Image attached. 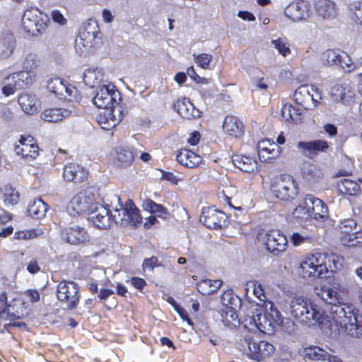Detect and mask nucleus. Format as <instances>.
I'll use <instances>...</instances> for the list:
<instances>
[{
	"mask_svg": "<svg viewBox=\"0 0 362 362\" xmlns=\"http://www.w3.org/2000/svg\"><path fill=\"white\" fill-rule=\"evenodd\" d=\"M305 204L310 208L311 216L315 220H322L327 217L328 209L325 203L312 195H307Z\"/></svg>",
	"mask_w": 362,
	"mask_h": 362,
	"instance_id": "obj_29",
	"label": "nucleus"
},
{
	"mask_svg": "<svg viewBox=\"0 0 362 362\" xmlns=\"http://www.w3.org/2000/svg\"><path fill=\"white\" fill-rule=\"evenodd\" d=\"M316 239L314 233H293L291 236V241L294 246H299L305 243H310Z\"/></svg>",
	"mask_w": 362,
	"mask_h": 362,
	"instance_id": "obj_52",
	"label": "nucleus"
},
{
	"mask_svg": "<svg viewBox=\"0 0 362 362\" xmlns=\"http://www.w3.org/2000/svg\"><path fill=\"white\" fill-rule=\"evenodd\" d=\"M103 70L97 67H90L86 69L83 73V80L84 83L92 88L100 86V83L103 79Z\"/></svg>",
	"mask_w": 362,
	"mask_h": 362,
	"instance_id": "obj_34",
	"label": "nucleus"
},
{
	"mask_svg": "<svg viewBox=\"0 0 362 362\" xmlns=\"http://www.w3.org/2000/svg\"><path fill=\"white\" fill-rule=\"evenodd\" d=\"M318 295L322 300L331 305L327 313L332 325L331 333L338 334L341 327L351 337H362V315H359L358 310L353 305L342 303L337 291L332 288H322L321 293Z\"/></svg>",
	"mask_w": 362,
	"mask_h": 362,
	"instance_id": "obj_1",
	"label": "nucleus"
},
{
	"mask_svg": "<svg viewBox=\"0 0 362 362\" xmlns=\"http://www.w3.org/2000/svg\"><path fill=\"white\" fill-rule=\"evenodd\" d=\"M284 15L292 22L306 21L312 15L310 4L305 0L290 3L284 9Z\"/></svg>",
	"mask_w": 362,
	"mask_h": 362,
	"instance_id": "obj_11",
	"label": "nucleus"
},
{
	"mask_svg": "<svg viewBox=\"0 0 362 362\" xmlns=\"http://www.w3.org/2000/svg\"><path fill=\"white\" fill-rule=\"evenodd\" d=\"M88 215L89 221L98 228L107 229L112 225L110 209L98 202H95L94 206L90 210Z\"/></svg>",
	"mask_w": 362,
	"mask_h": 362,
	"instance_id": "obj_14",
	"label": "nucleus"
},
{
	"mask_svg": "<svg viewBox=\"0 0 362 362\" xmlns=\"http://www.w3.org/2000/svg\"><path fill=\"white\" fill-rule=\"evenodd\" d=\"M90 25L81 28L75 40V50L81 56L86 57L95 50L97 44V31Z\"/></svg>",
	"mask_w": 362,
	"mask_h": 362,
	"instance_id": "obj_6",
	"label": "nucleus"
},
{
	"mask_svg": "<svg viewBox=\"0 0 362 362\" xmlns=\"http://www.w3.org/2000/svg\"><path fill=\"white\" fill-rule=\"evenodd\" d=\"M253 293L263 303L266 302V296L262 286L257 281H253Z\"/></svg>",
	"mask_w": 362,
	"mask_h": 362,
	"instance_id": "obj_60",
	"label": "nucleus"
},
{
	"mask_svg": "<svg viewBox=\"0 0 362 362\" xmlns=\"http://www.w3.org/2000/svg\"><path fill=\"white\" fill-rule=\"evenodd\" d=\"M113 109H105L103 113H101L98 119V122L100 125L101 128L105 130H110L115 127L118 123V120L114 115Z\"/></svg>",
	"mask_w": 362,
	"mask_h": 362,
	"instance_id": "obj_41",
	"label": "nucleus"
},
{
	"mask_svg": "<svg viewBox=\"0 0 362 362\" xmlns=\"http://www.w3.org/2000/svg\"><path fill=\"white\" fill-rule=\"evenodd\" d=\"M47 204L41 199H33L28 206V214L34 218H41L45 216Z\"/></svg>",
	"mask_w": 362,
	"mask_h": 362,
	"instance_id": "obj_39",
	"label": "nucleus"
},
{
	"mask_svg": "<svg viewBox=\"0 0 362 362\" xmlns=\"http://www.w3.org/2000/svg\"><path fill=\"white\" fill-rule=\"evenodd\" d=\"M39 59L35 54L28 53L23 62V68L25 70L32 71L37 67Z\"/></svg>",
	"mask_w": 362,
	"mask_h": 362,
	"instance_id": "obj_55",
	"label": "nucleus"
},
{
	"mask_svg": "<svg viewBox=\"0 0 362 362\" xmlns=\"http://www.w3.org/2000/svg\"><path fill=\"white\" fill-rule=\"evenodd\" d=\"M234 165L247 173H252L257 170L258 162L255 156L238 154L232 157Z\"/></svg>",
	"mask_w": 362,
	"mask_h": 362,
	"instance_id": "obj_31",
	"label": "nucleus"
},
{
	"mask_svg": "<svg viewBox=\"0 0 362 362\" xmlns=\"http://www.w3.org/2000/svg\"><path fill=\"white\" fill-rule=\"evenodd\" d=\"M62 235L67 243L73 245L84 243L89 240L87 231L79 226L66 228L63 230Z\"/></svg>",
	"mask_w": 362,
	"mask_h": 362,
	"instance_id": "obj_25",
	"label": "nucleus"
},
{
	"mask_svg": "<svg viewBox=\"0 0 362 362\" xmlns=\"http://www.w3.org/2000/svg\"><path fill=\"white\" fill-rule=\"evenodd\" d=\"M177 112L183 118L192 119L200 116V112L187 98H181L174 103Z\"/></svg>",
	"mask_w": 362,
	"mask_h": 362,
	"instance_id": "obj_30",
	"label": "nucleus"
},
{
	"mask_svg": "<svg viewBox=\"0 0 362 362\" xmlns=\"http://www.w3.org/2000/svg\"><path fill=\"white\" fill-rule=\"evenodd\" d=\"M37 100L36 95L32 93H23L18 97V103L23 112L33 115L37 111Z\"/></svg>",
	"mask_w": 362,
	"mask_h": 362,
	"instance_id": "obj_36",
	"label": "nucleus"
},
{
	"mask_svg": "<svg viewBox=\"0 0 362 362\" xmlns=\"http://www.w3.org/2000/svg\"><path fill=\"white\" fill-rule=\"evenodd\" d=\"M321 60L325 65L339 66L341 68H349L351 65V59L344 52L339 49H327L321 56Z\"/></svg>",
	"mask_w": 362,
	"mask_h": 362,
	"instance_id": "obj_15",
	"label": "nucleus"
},
{
	"mask_svg": "<svg viewBox=\"0 0 362 362\" xmlns=\"http://www.w3.org/2000/svg\"><path fill=\"white\" fill-rule=\"evenodd\" d=\"M117 201V205L113 207L111 212L112 223L121 226H136L141 223L142 218L139 214V210L131 199H127L124 204H121L120 198L115 197Z\"/></svg>",
	"mask_w": 362,
	"mask_h": 362,
	"instance_id": "obj_3",
	"label": "nucleus"
},
{
	"mask_svg": "<svg viewBox=\"0 0 362 362\" xmlns=\"http://www.w3.org/2000/svg\"><path fill=\"white\" fill-rule=\"evenodd\" d=\"M340 241L341 244L347 247H356L354 233H341Z\"/></svg>",
	"mask_w": 362,
	"mask_h": 362,
	"instance_id": "obj_59",
	"label": "nucleus"
},
{
	"mask_svg": "<svg viewBox=\"0 0 362 362\" xmlns=\"http://www.w3.org/2000/svg\"><path fill=\"white\" fill-rule=\"evenodd\" d=\"M319 259L320 273L323 278L329 276V273L336 272L338 268L339 257L335 254L317 253Z\"/></svg>",
	"mask_w": 362,
	"mask_h": 362,
	"instance_id": "obj_23",
	"label": "nucleus"
},
{
	"mask_svg": "<svg viewBox=\"0 0 362 362\" xmlns=\"http://www.w3.org/2000/svg\"><path fill=\"white\" fill-rule=\"evenodd\" d=\"M227 219L226 214L222 211L214 207L203 208L199 220L209 228H220L225 226Z\"/></svg>",
	"mask_w": 362,
	"mask_h": 362,
	"instance_id": "obj_13",
	"label": "nucleus"
},
{
	"mask_svg": "<svg viewBox=\"0 0 362 362\" xmlns=\"http://www.w3.org/2000/svg\"><path fill=\"white\" fill-rule=\"evenodd\" d=\"M270 190L276 199L288 202L297 196L298 185L292 177L281 176L272 181Z\"/></svg>",
	"mask_w": 362,
	"mask_h": 362,
	"instance_id": "obj_5",
	"label": "nucleus"
},
{
	"mask_svg": "<svg viewBox=\"0 0 362 362\" xmlns=\"http://www.w3.org/2000/svg\"><path fill=\"white\" fill-rule=\"evenodd\" d=\"M161 264L158 262L156 257L144 259L142 264V269L145 271L153 272L154 268L160 267Z\"/></svg>",
	"mask_w": 362,
	"mask_h": 362,
	"instance_id": "obj_58",
	"label": "nucleus"
},
{
	"mask_svg": "<svg viewBox=\"0 0 362 362\" xmlns=\"http://www.w3.org/2000/svg\"><path fill=\"white\" fill-rule=\"evenodd\" d=\"M221 303L226 309L238 310L241 306V299L232 290H228L223 293Z\"/></svg>",
	"mask_w": 362,
	"mask_h": 362,
	"instance_id": "obj_43",
	"label": "nucleus"
},
{
	"mask_svg": "<svg viewBox=\"0 0 362 362\" xmlns=\"http://www.w3.org/2000/svg\"><path fill=\"white\" fill-rule=\"evenodd\" d=\"M314 6L317 16L323 20L334 19L337 15L336 4L331 0H317Z\"/></svg>",
	"mask_w": 362,
	"mask_h": 362,
	"instance_id": "obj_27",
	"label": "nucleus"
},
{
	"mask_svg": "<svg viewBox=\"0 0 362 362\" xmlns=\"http://www.w3.org/2000/svg\"><path fill=\"white\" fill-rule=\"evenodd\" d=\"M19 144L15 146L14 151L28 161L35 159L38 156V146L35 144L34 139L30 135L21 136Z\"/></svg>",
	"mask_w": 362,
	"mask_h": 362,
	"instance_id": "obj_16",
	"label": "nucleus"
},
{
	"mask_svg": "<svg viewBox=\"0 0 362 362\" xmlns=\"http://www.w3.org/2000/svg\"><path fill=\"white\" fill-rule=\"evenodd\" d=\"M195 62L202 69H208L209 64L212 59V55L209 54L202 53L199 54H194Z\"/></svg>",
	"mask_w": 362,
	"mask_h": 362,
	"instance_id": "obj_56",
	"label": "nucleus"
},
{
	"mask_svg": "<svg viewBox=\"0 0 362 362\" xmlns=\"http://www.w3.org/2000/svg\"><path fill=\"white\" fill-rule=\"evenodd\" d=\"M18 76V79L21 83V88H25L26 86L31 85L35 81V74L32 71H24L16 73Z\"/></svg>",
	"mask_w": 362,
	"mask_h": 362,
	"instance_id": "obj_53",
	"label": "nucleus"
},
{
	"mask_svg": "<svg viewBox=\"0 0 362 362\" xmlns=\"http://www.w3.org/2000/svg\"><path fill=\"white\" fill-rule=\"evenodd\" d=\"M47 90L60 98L72 100L73 93L76 92L74 87L66 85L60 78H50L47 81Z\"/></svg>",
	"mask_w": 362,
	"mask_h": 362,
	"instance_id": "obj_18",
	"label": "nucleus"
},
{
	"mask_svg": "<svg viewBox=\"0 0 362 362\" xmlns=\"http://www.w3.org/2000/svg\"><path fill=\"white\" fill-rule=\"evenodd\" d=\"M176 159L180 165L189 168H196L202 162L200 155L188 148H182L177 151Z\"/></svg>",
	"mask_w": 362,
	"mask_h": 362,
	"instance_id": "obj_26",
	"label": "nucleus"
},
{
	"mask_svg": "<svg viewBox=\"0 0 362 362\" xmlns=\"http://www.w3.org/2000/svg\"><path fill=\"white\" fill-rule=\"evenodd\" d=\"M356 226V223L354 220L346 219L340 223L339 230L341 233H351Z\"/></svg>",
	"mask_w": 362,
	"mask_h": 362,
	"instance_id": "obj_61",
	"label": "nucleus"
},
{
	"mask_svg": "<svg viewBox=\"0 0 362 362\" xmlns=\"http://www.w3.org/2000/svg\"><path fill=\"white\" fill-rule=\"evenodd\" d=\"M223 324L229 327H235L240 325V320L238 318L237 310L226 309L221 314Z\"/></svg>",
	"mask_w": 362,
	"mask_h": 362,
	"instance_id": "obj_49",
	"label": "nucleus"
},
{
	"mask_svg": "<svg viewBox=\"0 0 362 362\" xmlns=\"http://www.w3.org/2000/svg\"><path fill=\"white\" fill-rule=\"evenodd\" d=\"M262 306L263 313L266 316L270 318L269 320H272L274 324L280 325L282 321V316L272 301L267 300L264 302Z\"/></svg>",
	"mask_w": 362,
	"mask_h": 362,
	"instance_id": "obj_45",
	"label": "nucleus"
},
{
	"mask_svg": "<svg viewBox=\"0 0 362 362\" xmlns=\"http://www.w3.org/2000/svg\"><path fill=\"white\" fill-rule=\"evenodd\" d=\"M221 285V280L204 279L197 284V289L203 295H210L216 292Z\"/></svg>",
	"mask_w": 362,
	"mask_h": 362,
	"instance_id": "obj_44",
	"label": "nucleus"
},
{
	"mask_svg": "<svg viewBox=\"0 0 362 362\" xmlns=\"http://www.w3.org/2000/svg\"><path fill=\"white\" fill-rule=\"evenodd\" d=\"M256 322L257 325V329L264 333H271L274 331V323L269 320L266 315L263 313H257L256 314Z\"/></svg>",
	"mask_w": 362,
	"mask_h": 362,
	"instance_id": "obj_46",
	"label": "nucleus"
},
{
	"mask_svg": "<svg viewBox=\"0 0 362 362\" xmlns=\"http://www.w3.org/2000/svg\"><path fill=\"white\" fill-rule=\"evenodd\" d=\"M291 105L286 104L281 108V116L288 122H298L300 120V112Z\"/></svg>",
	"mask_w": 362,
	"mask_h": 362,
	"instance_id": "obj_48",
	"label": "nucleus"
},
{
	"mask_svg": "<svg viewBox=\"0 0 362 362\" xmlns=\"http://www.w3.org/2000/svg\"><path fill=\"white\" fill-rule=\"evenodd\" d=\"M93 98V104L101 109H113L120 99L119 93L112 83L99 86Z\"/></svg>",
	"mask_w": 362,
	"mask_h": 362,
	"instance_id": "obj_7",
	"label": "nucleus"
},
{
	"mask_svg": "<svg viewBox=\"0 0 362 362\" xmlns=\"http://www.w3.org/2000/svg\"><path fill=\"white\" fill-rule=\"evenodd\" d=\"M257 149L259 160L262 162H269L278 157L280 153L279 146L269 139H264L257 144Z\"/></svg>",
	"mask_w": 362,
	"mask_h": 362,
	"instance_id": "obj_22",
	"label": "nucleus"
},
{
	"mask_svg": "<svg viewBox=\"0 0 362 362\" xmlns=\"http://www.w3.org/2000/svg\"><path fill=\"white\" fill-rule=\"evenodd\" d=\"M349 11L351 20L355 23L362 25V1L351 3Z\"/></svg>",
	"mask_w": 362,
	"mask_h": 362,
	"instance_id": "obj_51",
	"label": "nucleus"
},
{
	"mask_svg": "<svg viewBox=\"0 0 362 362\" xmlns=\"http://www.w3.org/2000/svg\"><path fill=\"white\" fill-rule=\"evenodd\" d=\"M21 83L18 79V76L14 73L6 77L3 82L2 93L5 96H9L14 94L16 90L22 89Z\"/></svg>",
	"mask_w": 362,
	"mask_h": 362,
	"instance_id": "obj_42",
	"label": "nucleus"
},
{
	"mask_svg": "<svg viewBox=\"0 0 362 362\" xmlns=\"http://www.w3.org/2000/svg\"><path fill=\"white\" fill-rule=\"evenodd\" d=\"M310 211V208L308 207L304 202L303 204H300L295 209L293 214L297 218L307 219L310 217L312 218Z\"/></svg>",
	"mask_w": 362,
	"mask_h": 362,
	"instance_id": "obj_57",
	"label": "nucleus"
},
{
	"mask_svg": "<svg viewBox=\"0 0 362 362\" xmlns=\"http://www.w3.org/2000/svg\"><path fill=\"white\" fill-rule=\"evenodd\" d=\"M321 98L318 89L308 84L299 86L293 93L295 102L305 110L316 107Z\"/></svg>",
	"mask_w": 362,
	"mask_h": 362,
	"instance_id": "obj_9",
	"label": "nucleus"
},
{
	"mask_svg": "<svg viewBox=\"0 0 362 362\" xmlns=\"http://www.w3.org/2000/svg\"><path fill=\"white\" fill-rule=\"evenodd\" d=\"M142 207L144 210L149 211L152 214L163 219H166L170 216L168 209L163 206L158 204L150 199L143 201Z\"/></svg>",
	"mask_w": 362,
	"mask_h": 362,
	"instance_id": "obj_38",
	"label": "nucleus"
},
{
	"mask_svg": "<svg viewBox=\"0 0 362 362\" xmlns=\"http://www.w3.org/2000/svg\"><path fill=\"white\" fill-rule=\"evenodd\" d=\"M272 45L278 50L279 53L284 57L288 56L291 53L289 46L281 38L272 40Z\"/></svg>",
	"mask_w": 362,
	"mask_h": 362,
	"instance_id": "obj_54",
	"label": "nucleus"
},
{
	"mask_svg": "<svg viewBox=\"0 0 362 362\" xmlns=\"http://www.w3.org/2000/svg\"><path fill=\"white\" fill-rule=\"evenodd\" d=\"M115 163L117 165L124 168L130 165L136 152L129 146H119L115 149Z\"/></svg>",
	"mask_w": 362,
	"mask_h": 362,
	"instance_id": "obj_28",
	"label": "nucleus"
},
{
	"mask_svg": "<svg viewBox=\"0 0 362 362\" xmlns=\"http://www.w3.org/2000/svg\"><path fill=\"white\" fill-rule=\"evenodd\" d=\"M95 195L88 190L76 194L67 205V212L73 216L89 212L95 202Z\"/></svg>",
	"mask_w": 362,
	"mask_h": 362,
	"instance_id": "obj_8",
	"label": "nucleus"
},
{
	"mask_svg": "<svg viewBox=\"0 0 362 362\" xmlns=\"http://www.w3.org/2000/svg\"><path fill=\"white\" fill-rule=\"evenodd\" d=\"M267 250L274 255H279L286 251L288 246L286 237L278 230H269L264 234Z\"/></svg>",
	"mask_w": 362,
	"mask_h": 362,
	"instance_id": "obj_12",
	"label": "nucleus"
},
{
	"mask_svg": "<svg viewBox=\"0 0 362 362\" xmlns=\"http://www.w3.org/2000/svg\"><path fill=\"white\" fill-rule=\"evenodd\" d=\"M331 95L334 100L346 103L354 97V92L347 84H336L331 88Z\"/></svg>",
	"mask_w": 362,
	"mask_h": 362,
	"instance_id": "obj_35",
	"label": "nucleus"
},
{
	"mask_svg": "<svg viewBox=\"0 0 362 362\" xmlns=\"http://www.w3.org/2000/svg\"><path fill=\"white\" fill-rule=\"evenodd\" d=\"M249 357L255 361H261L269 357L274 351V346L267 341L248 342Z\"/></svg>",
	"mask_w": 362,
	"mask_h": 362,
	"instance_id": "obj_20",
	"label": "nucleus"
},
{
	"mask_svg": "<svg viewBox=\"0 0 362 362\" xmlns=\"http://www.w3.org/2000/svg\"><path fill=\"white\" fill-rule=\"evenodd\" d=\"M21 21L23 30L31 35L37 36L45 30L49 18L38 8L31 7L25 11Z\"/></svg>",
	"mask_w": 362,
	"mask_h": 362,
	"instance_id": "obj_4",
	"label": "nucleus"
},
{
	"mask_svg": "<svg viewBox=\"0 0 362 362\" xmlns=\"http://www.w3.org/2000/svg\"><path fill=\"white\" fill-rule=\"evenodd\" d=\"M87 171L76 163H67L64 167L63 177L68 182L78 183L87 177Z\"/></svg>",
	"mask_w": 362,
	"mask_h": 362,
	"instance_id": "obj_24",
	"label": "nucleus"
},
{
	"mask_svg": "<svg viewBox=\"0 0 362 362\" xmlns=\"http://www.w3.org/2000/svg\"><path fill=\"white\" fill-rule=\"evenodd\" d=\"M338 186L341 193L351 196L356 194L360 188L357 182L349 179H344Z\"/></svg>",
	"mask_w": 362,
	"mask_h": 362,
	"instance_id": "obj_50",
	"label": "nucleus"
},
{
	"mask_svg": "<svg viewBox=\"0 0 362 362\" xmlns=\"http://www.w3.org/2000/svg\"><path fill=\"white\" fill-rule=\"evenodd\" d=\"M71 115V110L65 108H49L45 110L41 114V118L48 122H57L63 119L69 117Z\"/></svg>",
	"mask_w": 362,
	"mask_h": 362,
	"instance_id": "obj_33",
	"label": "nucleus"
},
{
	"mask_svg": "<svg viewBox=\"0 0 362 362\" xmlns=\"http://www.w3.org/2000/svg\"><path fill=\"white\" fill-rule=\"evenodd\" d=\"M319 259L317 253L308 256L300 263L298 267V274L303 278H323L320 273Z\"/></svg>",
	"mask_w": 362,
	"mask_h": 362,
	"instance_id": "obj_19",
	"label": "nucleus"
},
{
	"mask_svg": "<svg viewBox=\"0 0 362 362\" xmlns=\"http://www.w3.org/2000/svg\"><path fill=\"white\" fill-rule=\"evenodd\" d=\"M1 199L5 206L9 207L16 205L20 199L18 192L9 185H6L1 188Z\"/></svg>",
	"mask_w": 362,
	"mask_h": 362,
	"instance_id": "obj_40",
	"label": "nucleus"
},
{
	"mask_svg": "<svg viewBox=\"0 0 362 362\" xmlns=\"http://www.w3.org/2000/svg\"><path fill=\"white\" fill-rule=\"evenodd\" d=\"M16 45L15 37L12 34L6 35L1 42V55L4 58L10 57Z\"/></svg>",
	"mask_w": 362,
	"mask_h": 362,
	"instance_id": "obj_47",
	"label": "nucleus"
},
{
	"mask_svg": "<svg viewBox=\"0 0 362 362\" xmlns=\"http://www.w3.org/2000/svg\"><path fill=\"white\" fill-rule=\"evenodd\" d=\"M300 354L305 358L321 362H343L338 356L331 355L325 349L317 346H310L300 350Z\"/></svg>",
	"mask_w": 362,
	"mask_h": 362,
	"instance_id": "obj_17",
	"label": "nucleus"
},
{
	"mask_svg": "<svg viewBox=\"0 0 362 362\" xmlns=\"http://www.w3.org/2000/svg\"><path fill=\"white\" fill-rule=\"evenodd\" d=\"M57 298L69 310L75 308L80 299L78 286L71 281H62L57 286Z\"/></svg>",
	"mask_w": 362,
	"mask_h": 362,
	"instance_id": "obj_10",
	"label": "nucleus"
},
{
	"mask_svg": "<svg viewBox=\"0 0 362 362\" xmlns=\"http://www.w3.org/2000/svg\"><path fill=\"white\" fill-rule=\"evenodd\" d=\"M297 148L303 155L313 158L320 152L326 151L329 148V145L327 141L318 139L310 141H300L297 144Z\"/></svg>",
	"mask_w": 362,
	"mask_h": 362,
	"instance_id": "obj_21",
	"label": "nucleus"
},
{
	"mask_svg": "<svg viewBox=\"0 0 362 362\" xmlns=\"http://www.w3.org/2000/svg\"><path fill=\"white\" fill-rule=\"evenodd\" d=\"M51 18L52 20L55 23L59 24V25H66L67 20L64 16L62 13L59 11V10H53L51 12Z\"/></svg>",
	"mask_w": 362,
	"mask_h": 362,
	"instance_id": "obj_64",
	"label": "nucleus"
},
{
	"mask_svg": "<svg viewBox=\"0 0 362 362\" xmlns=\"http://www.w3.org/2000/svg\"><path fill=\"white\" fill-rule=\"evenodd\" d=\"M289 310L299 323L308 327L318 325L327 334H334L331 333L329 316L315 302L302 296H295L289 303Z\"/></svg>",
	"mask_w": 362,
	"mask_h": 362,
	"instance_id": "obj_2",
	"label": "nucleus"
},
{
	"mask_svg": "<svg viewBox=\"0 0 362 362\" xmlns=\"http://www.w3.org/2000/svg\"><path fill=\"white\" fill-rule=\"evenodd\" d=\"M223 129L228 136L239 138L243 135V124L235 116L228 115L223 123Z\"/></svg>",
	"mask_w": 362,
	"mask_h": 362,
	"instance_id": "obj_32",
	"label": "nucleus"
},
{
	"mask_svg": "<svg viewBox=\"0 0 362 362\" xmlns=\"http://www.w3.org/2000/svg\"><path fill=\"white\" fill-rule=\"evenodd\" d=\"M255 318L256 315H253L252 316H247L243 320L242 324L249 331H254L255 329H257V325Z\"/></svg>",
	"mask_w": 362,
	"mask_h": 362,
	"instance_id": "obj_63",
	"label": "nucleus"
},
{
	"mask_svg": "<svg viewBox=\"0 0 362 362\" xmlns=\"http://www.w3.org/2000/svg\"><path fill=\"white\" fill-rule=\"evenodd\" d=\"M37 235L35 230H19L15 233L14 238L18 240H27L33 238Z\"/></svg>",
	"mask_w": 362,
	"mask_h": 362,
	"instance_id": "obj_62",
	"label": "nucleus"
},
{
	"mask_svg": "<svg viewBox=\"0 0 362 362\" xmlns=\"http://www.w3.org/2000/svg\"><path fill=\"white\" fill-rule=\"evenodd\" d=\"M301 171L303 178L311 182H318L323 176L321 169L313 163H304Z\"/></svg>",
	"mask_w": 362,
	"mask_h": 362,
	"instance_id": "obj_37",
	"label": "nucleus"
}]
</instances>
